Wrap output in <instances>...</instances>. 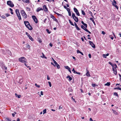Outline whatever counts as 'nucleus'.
I'll return each mask as SVG.
<instances>
[{"instance_id": "f257e3e1", "label": "nucleus", "mask_w": 121, "mask_h": 121, "mask_svg": "<svg viewBox=\"0 0 121 121\" xmlns=\"http://www.w3.org/2000/svg\"><path fill=\"white\" fill-rule=\"evenodd\" d=\"M24 23L26 27L30 30H32V28L30 25L28 21H24Z\"/></svg>"}, {"instance_id": "6e6d98bb", "label": "nucleus", "mask_w": 121, "mask_h": 121, "mask_svg": "<svg viewBox=\"0 0 121 121\" xmlns=\"http://www.w3.org/2000/svg\"><path fill=\"white\" fill-rule=\"evenodd\" d=\"M88 56H89V58H91V54H88Z\"/></svg>"}, {"instance_id": "052dcab7", "label": "nucleus", "mask_w": 121, "mask_h": 121, "mask_svg": "<svg viewBox=\"0 0 121 121\" xmlns=\"http://www.w3.org/2000/svg\"><path fill=\"white\" fill-rule=\"evenodd\" d=\"M54 13H56V14H57L58 16H59V15H61L57 13H56V12H54Z\"/></svg>"}, {"instance_id": "9d476101", "label": "nucleus", "mask_w": 121, "mask_h": 121, "mask_svg": "<svg viewBox=\"0 0 121 121\" xmlns=\"http://www.w3.org/2000/svg\"><path fill=\"white\" fill-rule=\"evenodd\" d=\"M26 35L28 36L29 39H30L32 41L33 40V39L30 35L27 32H26Z\"/></svg>"}, {"instance_id": "8fccbe9b", "label": "nucleus", "mask_w": 121, "mask_h": 121, "mask_svg": "<svg viewBox=\"0 0 121 121\" xmlns=\"http://www.w3.org/2000/svg\"><path fill=\"white\" fill-rule=\"evenodd\" d=\"M117 89L118 90H120L121 91V88H120V87H117Z\"/></svg>"}, {"instance_id": "0eeeda50", "label": "nucleus", "mask_w": 121, "mask_h": 121, "mask_svg": "<svg viewBox=\"0 0 121 121\" xmlns=\"http://www.w3.org/2000/svg\"><path fill=\"white\" fill-rule=\"evenodd\" d=\"M32 17L34 20L35 22L36 23H37L38 22L37 19L35 16H32Z\"/></svg>"}, {"instance_id": "0e129e2a", "label": "nucleus", "mask_w": 121, "mask_h": 121, "mask_svg": "<svg viewBox=\"0 0 121 121\" xmlns=\"http://www.w3.org/2000/svg\"><path fill=\"white\" fill-rule=\"evenodd\" d=\"M81 23L82 24L84 25L86 24L84 23L83 21H82L81 22Z\"/></svg>"}, {"instance_id": "6e6552de", "label": "nucleus", "mask_w": 121, "mask_h": 121, "mask_svg": "<svg viewBox=\"0 0 121 121\" xmlns=\"http://www.w3.org/2000/svg\"><path fill=\"white\" fill-rule=\"evenodd\" d=\"M43 9L44 11L45 12H48V10L47 6L46 5H44L43 6Z\"/></svg>"}, {"instance_id": "f704fd0d", "label": "nucleus", "mask_w": 121, "mask_h": 121, "mask_svg": "<svg viewBox=\"0 0 121 121\" xmlns=\"http://www.w3.org/2000/svg\"><path fill=\"white\" fill-rule=\"evenodd\" d=\"M81 11H82V13L83 15H85V13L84 12L83 10H82Z\"/></svg>"}, {"instance_id": "4468645a", "label": "nucleus", "mask_w": 121, "mask_h": 121, "mask_svg": "<svg viewBox=\"0 0 121 121\" xmlns=\"http://www.w3.org/2000/svg\"><path fill=\"white\" fill-rule=\"evenodd\" d=\"M86 72H87L86 74V75L87 77H90L91 75L90 73H89V71L88 70H87Z\"/></svg>"}, {"instance_id": "4be33fe9", "label": "nucleus", "mask_w": 121, "mask_h": 121, "mask_svg": "<svg viewBox=\"0 0 121 121\" xmlns=\"http://www.w3.org/2000/svg\"><path fill=\"white\" fill-rule=\"evenodd\" d=\"M65 68L66 69H67L68 71L70 69V68L67 66H65Z\"/></svg>"}, {"instance_id": "5fc2aeb1", "label": "nucleus", "mask_w": 121, "mask_h": 121, "mask_svg": "<svg viewBox=\"0 0 121 121\" xmlns=\"http://www.w3.org/2000/svg\"><path fill=\"white\" fill-rule=\"evenodd\" d=\"M62 107H61V106H59V109L60 110L61 109H62Z\"/></svg>"}, {"instance_id": "473e14b6", "label": "nucleus", "mask_w": 121, "mask_h": 121, "mask_svg": "<svg viewBox=\"0 0 121 121\" xmlns=\"http://www.w3.org/2000/svg\"><path fill=\"white\" fill-rule=\"evenodd\" d=\"M27 62H25V63H24V65H25L27 67V68L29 67V66H28V65L27 64H26Z\"/></svg>"}, {"instance_id": "c9c22d12", "label": "nucleus", "mask_w": 121, "mask_h": 121, "mask_svg": "<svg viewBox=\"0 0 121 121\" xmlns=\"http://www.w3.org/2000/svg\"><path fill=\"white\" fill-rule=\"evenodd\" d=\"M26 10H27V11H30V9L29 8L27 7H26Z\"/></svg>"}, {"instance_id": "4c0bfd02", "label": "nucleus", "mask_w": 121, "mask_h": 121, "mask_svg": "<svg viewBox=\"0 0 121 121\" xmlns=\"http://www.w3.org/2000/svg\"><path fill=\"white\" fill-rule=\"evenodd\" d=\"M35 86L38 88H39L40 87V86L38 85L36 83H35Z\"/></svg>"}, {"instance_id": "37998d69", "label": "nucleus", "mask_w": 121, "mask_h": 121, "mask_svg": "<svg viewBox=\"0 0 121 121\" xmlns=\"http://www.w3.org/2000/svg\"><path fill=\"white\" fill-rule=\"evenodd\" d=\"M46 31L48 34H50L51 33L49 31V30L48 29H46Z\"/></svg>"}, {"instance_id": "393cba45", "label": "nucleus", "mask_w": 121, "mask_h": 121, "mask_svg": "<svg viewBox=\"0 0 121 121\" xmlns=\"http://www.w3.org/2000/svg\"><path fill=\"white\" fill-rule=\"evenodd\" d=\"M117 4V2L115 0H114L113 2L112 3V4L113 5H114L116 4Z\"/></svg>"}, {"instance_id": "c03bdc74", "label": "nucleus", "mask_w": 121, "mask_h": 121, "mask_svg": "<svg viewBox=\"0 0 121 121\" xmlns=\"http://www.w3.org/2000/svg\"><path fill=\"white\" fill-rule=\"evenodd\" d=\"M117 9H118V7L117 6L116 4L114 5Z\"/></svg>"}, {"instance_id": "680f3d73", "label": "nucleus", "mask_w": 121, "mask_h": 121, "mask_svg": "<svg viewBox=\"0 0 121 121\" xmlns=\"http://www.w3.org/2000/svg\"><path fill=\"white\" fill-rule=\"evenodd\" d=\"M81 52H80V51L79 50H78L77 51V53H80Z\"/></svg>"}, {"instance_id": "09e8293b", "label": "nucleus", "mask_w": 121, "mask_h": 121, "mask_svg": "<svg viewBox=\"0 0 121 121\" xmlns=\"http://www.w3.org/2000/svg\"><path fill=\"white\" fill-rule=\"evenodd\" d=\"M66 9L68 12H70V9L69 8H67Z\"/></svg>"}, {"instance_id": "13d9d810", "label": "nucleus", "mask_w": 121, "mask_h": 121, "mask_svg": "<svg viewBox=\"0 0 121 121\" xmlns=\"http://www.w3.org/2000/svg\"><path fill=\"white\" fill-rule=\"evenodd\" d=\"M84 26H85V27L86 28L87 27V25L86 24H85Z\"/></svg>"}, {"instance_id": "f8f14e48", "label": "nucleus", "mask_w": 121, "mask_h": 121, "mask_svg": "<svg viewBox=\"0 0 121 121\" xmlns=\"http://www.w3.org/2000/svg\"><path fill=\"white\" fill-rule=\"evenodd\" d=\"M1 66L3 69H7V68L5 67L4 64L3 63H2L1 65Z\"/></svg>"}, {"instance_id": "f03ea898", "label": "nucleus", "mask_w": 121, "mask_h": 121, "mask_svg": "<svg viewBox=\"0 0 121 121\" xmlns=\"http://www.w3.org/2000/svg\"><path fill=\"white\" fill-rule=\"evenodd\" d=\"M19 60L20 62L24 63L25 62L27 63V60L24 57H22L19 58Z\"/></svg>"}, {"instance_id": "72a5a7b5", "label": "nucleus", "mask_w": 121, "mask_h": 121, "mask_svg": "<svg viewBox=\"0 0 121 121\" xmlns=\"http://www.w3.org/2000/svg\"><path fill=\"white\" fill-rule=\"evenodd\" d=\"M72 17L73 18H74L76 17L75 14L74 13H72Z\"/></svg>"}, {"instance_id": "423d86ee", "label": "nucleus", "mask_w": 121, "mask_h": 121, "mask_svg": "<svg viewBox=\"0 0 121 121\" xmlns=\"http://www.w3.org/2000/svg\"><path fill=\"white\" fill-rule=\"evenodd\" d=\"M73 9L75 12L76 13V14L78 16H79L80 14L77 9L76 8H74Z\"/></svg>"}, {"instance_id": "864d4df0", "label": "nucleus", "mask_w": 121, "mask_h": 121, "mask_svg": "<svg viewBox=\"0 0 121 121\" xmlns=\"http://www.w3.org/2000/svg\"><path fill=\"white\" fill-rule=\"evenodd\" d=\"M108 63L110 65L112 66L113 64L112 63H111V62H109Z\"/></svg>"}, {"instance_id": "a878e982", "label": "nucleus", "mask_w": 121, "mask_h": 121, "mask_svg": "<svg viewBox=\"0 0 121 121\" xmlns=\"http://www.w3.org/2000/svg\"><path fill=\"white\" fill-rule=\"evenodd\" d=\"M69 23L72 26H74V25L73 23L70 20H69Z\"/></svg>"}, {"instance_id": "ddd939ff", "label": "nucleus", "mask_w": 121, "mask_h": 121, "mask_svg": "<svg viewBox=\"0 0 121 121\" xmlns=\"http://www.w3.org/2000/svg\"><path fill=\"white\" fill-rule=\"evenodd\" d=\"M112 70L113 71L115 75H116L117 73V72L116 69L113 68V69H112Z\"/></svg>"}, {"instance_id": "2f4dec72", "label": "nucleus", "mask_w": 121, "mask_h": 121, "mask_svg": "<svg viewBox=\"0 0 121 121\" xmlns=\"http://www.w3.org/2000/svg\"><path fill=\"white\" fill-rule=\"evenodd\" d=\"M42 54L43 55V57H42L43 58H45L46 59L47 57L45 56V55L43 53H42Z\"/></svg>"}, {"instance_id": "6ab92c4d", "label": "nucleus", "mask_w": 121, "mask_h": 121, "mask_svg": "<svg viewBox=\"0 0 121 121\" xmlns=\"http://www.w3.org/2000/svg\"><path fill=\"white\" fill-rule=\"evenodd\" d=\"M112 69L113 68H117V66L116 64H115L114 65L113 64L112 66Z\"/></svg>"}, {"instance_id": "4d7b16f0", "label": "nucleus", "mask_w": 121, "mask_h": 121, "mask_svg": "<svg viewBox=\"0 0 121 121\" xmlns=\"http://www.w3.org/2000/svg\"><path fill=\"white\" fill-rule=\"evenodd\" d=\"M30 46L29 45H28L27 46V48H28L29 49L30 48Z\"/></svg>"}, {"instance_id": "3c124183", "label": "nucleus", "mask_w": 121, "mask_h": 121, "mask_svg": "<svg viewBox=\"0 0 121 121\" xmlns=\"http://www.w3.org/2000/svg\"><path fill=\"white\" fill-rule=\"evenodd\" d=\"M68 13H69V16H71V13L70 11V12H69Z\"/></svg>"}, {"instance_id": "a211bd4d", "label": "nucleus", "mask_w": 121, "mask_h": 121, "mask_svg": "<svg viewBox=\"0 0 121 121\" xmlns=\"http://www.w3.org/2000/svg\"><path fill=\"white\" fill-rule=\"evenodd\" d=\"M74 20L76 22H78V17L76 16L73 18Z\"/></svg>"}, {"instance_id": "bb28decb", "label": "nucleus", "mask_w": 121, "mask_h": 121, "mask_svg": "<svg viewBox=\"0 0 121 121\" xmlns=\"http://www.w3.org/2000/svg\"><path fill=\"white\" fill-rule=\"evenodd\" d=\"M105 86H109L110 85V82H107L105 84Z\"/></svg>"}, {"instance_id": "7c9ffc66", "label": "nucleus", "mask_w": 121, "mask_h": 121, "mask_svg": "<svg viewBox=\"0 0 121 121\" xmlns=\"http://www.w3.org/2000/svg\"><path fill=\"white\" fill-rule=\"evenodd\" d=\"M113 94L114 95L118 97V95L117 93L115 92Z\"/></svg>"}, {"instance_id": "a19ab883", "label": "nucleus", "mask_w": 121, "mask_h": 121, "mask_svg": "<svg viewBox=\"0 0 121 121\" xmlns=\"http://www.w3.org/2000/svg\"><path fill=\"white\" fill-rule=\"evenodd\" d=\"M6 120L7 121H11L8 118H6Z\"/></svg>"}, {"instance_id": "2eb2a0df", "label": "nucleus", "mask_w": 121, "mask_h": 121, "mask_svg": "<svg viewBox=\"0 0 121 121\" xmlns=\"http://www.w3.org/2000/svg\"><path fill=\"white\" fill-rule=\"evenodd\" d=\"M43 10V9L42 8L39 7L37 8L36 11L37 12H39L40 11Z\"/></svg>"}, {"instance_id": "79ce46f5", "label": "nucleus", "mask_w": 121, "mask_h": 121, "mask_svg": "<svg viewBox=\"0 0 121 121\" xmlns=\"http://www.w3.org/2000/svg\"><path fill=\"white\" fill-rule=\"evenodd\" d=\"M48 82L49 83V86L50 87H51L52 86L50 82Z\"/></svg>"}, {"instance_id": "9b49d317", "label": "nucleus", "mask_w": 121, "mask_h": 121, "mask_svg": "<svg viewBox=\"0 0 121 121\" xmlns=\"http://www.w3.org/2000/svg\"><path fill=\"white\" fill-rule=\"evenodd\" d=\"M89 43L90 44L91 46L92 47L94 48H95V46L93 43L92 42L89 41Z\"/></svg>"}, {"instance_id": "cd10ccee", "label": "nucleus", "mask_w": 121, "mask_h": 121, "mask_svg": "<svg viewBox=\"0 0 121 121\" xmlns=\"http://www.w3.org/2000/svg\"><path fill=\"white\" fill-rule=\"evenodd\" d=\"M8 54L10 55H12V53L10 51L8 50Z\"/></svg>"}, {"instance_id": "ea45409f", "label": "nucleus", "mask_w": 121, "mask_h": 121, "mask_svg": "<svg viewBox=\"0 0 121 121\" xmlns=\"http://www.w3.org/2000/svg\"><path fill=\"white\" fill-rule=\"evenodd\" d=\"M86 31L89 33V34H91V33L87 29H86Z\"/></svg>"}, {"instance_id": "603ef678", "label": "nucleus", "mask_w": 121, "mask_h": 121, "mask_svg": "<svg viewBox=\"0 0 121 121\" xmlns=\"http://www.w3.org/2000/svg\"><path fill=\"white\" fill-rule=\"evenodd\" d=\"M92 86L93 87H95V86H96V85L95 84H92Z\"/></svg>"}, {"instance_id": "69168bd1", "label": "nucleus", "mask_w": 121, "mask_h": 121, "mask_svg": "<svg viewBox=\"0 0 121 121\" xmlns=\"http://www.w3.org/2000/svg\"><path fill=\"white\" fill-rule=\"evenodd\" d=\"M74 25H75V26H77V24L75 22H74Z\"/></svg>"}, {"instance_id": "b1692460", "label": "nucleus", "mask_w": 121, "mask_h": 121, "mask_svg": "<svg viewBox=\"0 0 121 121\" xmlns=\"http://www.w3.org/2000/svg\"><path fill=\"white\" fill-rule=\"evenodd\" d=\"M55 65H56V66L58 69H59L60 68V66L59 65V64H58L57 63V64H56Z\"/></svg>"}, {"instance_id": "f3484780", "label": "nucleus", "mask_w": 121, "mask_h": 121, "mask_svg": "<svg viewBox=\"0 0 121 121\" xmlns=\"http://www.w3.org/2000/svg\"><path fill=\"white\" fill-rule=\"evenodd\" d=\"M90 20H91L93 23L95 25H96L95 22L94 21L93 18H90Z\"/></svg>"}, {"instance_id": "e433bc0d", "label": "nucleus", "mask_w": 121, "mask_h": 121, "mask_svg": "<svg viewBox=\"0 0 121 121\" xmlns=\"http://www.w3.org/2000/svg\"><path fill=\"white\" fill-rule=\"evenodd\" d=\"M76 29L78 30H80V29L79 28V27H78V26H75Z\"/></svg>"}, {"instance_id": "5701e85b", "label": "nucleus", "mask_w": 121, "mask_h": 121, "mask_svg": "<svg viewBox=\"0 0 121 121\" xmlns=\"http://www.w3.org/2000/svg\"><path fill=\"white\" fill-rule=\"evenodd\" d=\"M81 28L86 31V29H87L83 25L81 26Z\"/></svg>"}, {"instance_id": "20e7f679", "label": "nucleus", "mask_w": 121, "mask_h": 121, "mask_svg": "<svg viewBox=\"0 0 121 121\" xmlns=\"http://www.w3.org/2000/svg\"><path fill=\"white\" fill-rule=\"evenodd\" d=\"M15 12L17 16L18 17L19 20H21V18L19 13V9H16L15 10Z\"/></svg>"}, {"instance_id": "e2e57ef3", "label": "nucleus", "mask_w": 121, "mask_h": 121, "mask_svg": "<svg viewBox=\"0 0 121 121\" xmlns=\"http://www.w3.org/2000/svg\"><path fill=\"white\" fill-rule=\"evenodd\" d=\"M102 33L103 35H104L105 34V33L104 31H103L102 32Z\"/></svg>"}, {"instance_id": "c756f323", "label": "nucleus", "mask_w": 121, "mask_h": 121, "mask_svg": "<svg viewBox=\"0 0 121 121\" xmlns=\"http://www.w3.org/2000/svg\"><path fill=\"white\" fill-rule=\"evenodd\" d=\"M43 114L46 113V109H44L43 111Z\"/></svg>"}, {"instance_id": "aec40b11", "label": "nucleus", "mask_w": 121, "mask_h": 121, "mask_svg": "<svg viewBox=\"0 0 121 121\" xmlns=\"http://www.w3.org/2000/svg\"><path fill=\"white\" fill-rule=\"evenodd\" d=\"M112 110L113 111V112L116 115H117L118 114V113L117 112H116V111L115 110H114V109H112Z\"/></svg>"}, {"instance_id": "a18cd8bd", "label": "nucleus", "mask_w": 121, "mask_h": 121, "mask_svg": "<svg viewBox=\"0 0 121 121\" xmlns=\"http://www.w3.org/2000/svg\"><path fill=\"white\" fill-rule=\"evenodd\" d=\"M103 56L104 58H106L107 57V56H106L105 54H103Z\"/></svg>"}, {"instance_id": "dca6fc26", "label": "nucleus", "mask_w": 121, "mask_h": 121, "mask_svg": "<svg viewBox=\"0 0 121 121\" xmlns=\"http://www.w3.org/2000/svg\"><path fill=\"white\" fill-rule=\"evenodd\" d=\"M67 78H69V81H70L72 80V78L70 77L69 75L68 76L66 77Z\"/></svg>"}, {"instance_id": "bf43d9fd", "label": "nucleus", "mask_w": 121, "mask_h": 121, "mask_svg": "<svg viewBox=\"0 0 121 121\" xmlns=\"http://www.w3.org/2000/svg\"><path fill=\"white\" fill-rule=\"evenodd\" d=\"M47 79L48 80H49L50 79V78L48 75L47 76Z\"/></svg>"}, {"instance_id": "412c9836", "label": "nucleus", "mask_w": 121, "mask_h": 121, "mask_svg": "<svg viewBox=\"0 0 121 121\" xmlns=\"http://www.w3.org/2000/svg\"><path fill=\"white\" fill-rule=\"evenodd\" d=\"M23 1L26 3H29V0H22Z\"/></svg>"}, {"instance_id": "de8ad7c7", "label": "nucleus", "mask_w": 121, "mask_h": 121, "mask_svg": "<svg viewBox=\"0 0 121 121\" xmlns=\"http://www.w3.org/2000/svg\"><path fill=\"white\" fill-rule=\"evenodd\" d=\"M5 14L7 17H8L10 16V15L8 13H6Z\"/></svg>"}, {"instance_id": "774afa93", "label": "nucleus", "mask_w": 121, "mask_h": 121, "mask_svg": "<svg viewBox=\"0 0 121 121\" xmlns=\"http://www.w3.org/2000/svg\"><path fill=\"white\" fill-rule=\"evenodd\" d=\"M49 45L51 47H52V44L51 43H50Z\"/></svg>"}, {"instance_id": "49530a36", "label": "nucleus", "mask_w": 121, "mask_h": 121, "mask_svg": "<svg viewBox=\"0 0 121 121\" xmlns=\"http://www.w3.org/2000/svg\"><path fill=\"white\" fill-rule=\"evenodd\" d=\"M17 97L18 98H20L21 97V95H17Z\"/></svg>"}, {"instance_id": "338daca9", "label": "nucleus", "mask_w": 121, "mask_h": 121, "mask_svg": "<svg viewBox=\"0 0 121 121\" xmlns=\"http://www.w3.org/2000/svg\"><path fill=\"white\" fill-rule=\"evenodd\" d=\"M2 17L4 19H5V17L4 15H2Z\"/></svg>"}, {"instance_id": "c85d7f7f", "label": "nucleus", "mask_w": 121, "mask_h": 121, "mask_svg": "<svg viewBox=\"0 0 121 121\" xmlns=\"http://www.w3.org/2000/svg\"><path fill=\"white\" fill-rule=\"evenodd\" d=\"M52 60L54 62V63L55 64V65L56 64H57V63L54 60V59H53V58H52Z\"/></svg>"}, {"instance_id": "7ed1b4c3", "label": "nucleus", "mask_w": 121, "mask_h": 121, "mask_svg": "<svg viewBox=\"0 0 121 121\" xmlns=\"http://www.w3.org/2000/svg\"><path fill=\"white\" fill-rule=\"evenodd\" d=\"M20 13L22 16L24 18L26 19L27 18V15L24 10H21V11Z\"/></svg>"}, {"instance_id": "58836bf2", "label": "nucleus", "mask_w": 121, "mask_h": 121, "mask_svg": "<svg viewBox=\"0 0 121 121\" xmlns=\"http://www.w3.org/2000/svg\"><path fill=\"white\" fill-rule=\"evenodd\" d=\"M110 38H111V39H112L113 40V36H112V35H110Z\"/></svg>"}, {"instance_id": "1a4fd4ad", "label": "nucleus", "mask_w": 121, "mask_h": 121, "mask_svg": "<svg viewBox=\"0 0 121 121\" xmlns=\"http://www.w3.org/2000/svg\"><path fill=\"white\" fill-rule=\"evenodd\" d=\"M50 17L52 18L54 21H56L57 22H58V20L54 17V16L52 14L50 15Z\"/></svg>"}, {"instance_id": "39448f33", "label": "nucleus", "mask_w": 121, "mask_h": 121, "mask_svg": "<svg viewBox=\"0 0 121 121\" xmlns=\"http://www.w3.org/2000/svg\"><path fill=\"white\" fill-rule=\"evenodd\" d=\"M7 4L11 7H13L14 6V4L13 2L10 0L7 1Z\"/></svg>"}]
</instances>
